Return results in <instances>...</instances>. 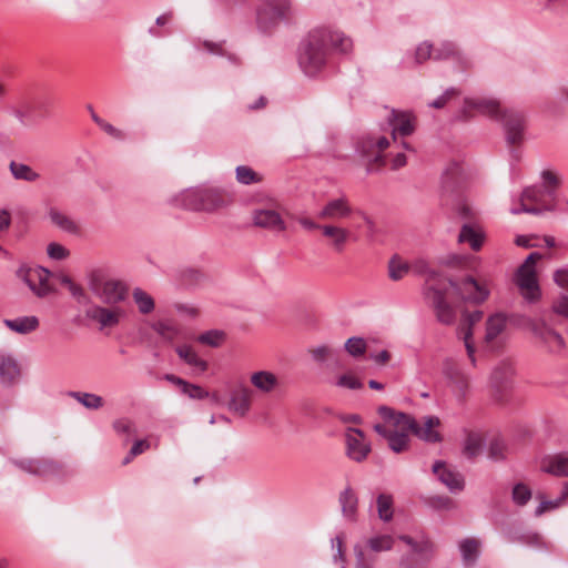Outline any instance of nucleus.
I'll return each mask as SVG.
<instances>
[{"mask_svg":"<svg viewBox=\"0 0 568 568\" xmlns=\"http://www.w3.org/2000/svg\"><path fill=\"white\" fill-rule=\"evenodd\" d=\"M334 385L339 388H346L351 390L361 389L363 387L361 379L351 372L339 375L335 379Z\"/></svg>","mask_w":568,"mask_h":568,"instance_id":"obj_46","label":"nucleus"},{"mask_svg":"<svg viewBox=\"0 0 568 568\" xmlns=\"http://www.w3.org/2000/svg\"><path fill=\"white\" fill-rule=\"evenodd\" d=\"M103 132H105L109 136H111L114 140L122 141L125 139V132L119 128H115L113 124H111L108 121H104L99 126Z\"/></svg>","mask_w":568,"mask_h":568,"instance_id":"obj_59","label":"nucleus"},{"mask_svg":"<svg viewBox=\"0 0 568 568\" xmlns=\"http://www.w3.org/2000/svg\"><path fill=\"white\" fill-rule=\"evenodd\" d=\"M395 539L390 535H375L366 540L365 548L372 554L389 551L393 549Z\"/></svg>","mask_w":568,"mask_h":568,"instance_id":"obj_36","label":"nucleus"},{"mask_svg":"<svg viewBox=\"0 0 568 568\" xmlns=\"http://www.w3.org/2000/svg\"><path fill=\"white\" fill-rule=\"evenodd\" d=\"M541 257L542 255L538 252L530 253L516 274V282L523 296L530 302L536 301L540 295L535 265Z\"/></svg>","mask_w":568,"mask_h":568,"instance_id":"obj_8","label":"nucleus"},{"mask_svg":"<svg viewBox=\"0 0 568 568\" xmlns=\"http://www.w3.org/2000/svg\"><path fill=\"white\" fill-rule=\"evenodd\" d=\"M113 428L119 434L131 435L134 433L133 423L129 419H118L113 423Z\"/></svg>","mask_w":568,"mask_h":568,"instance_id":"obj_62","label":"nucleus"},{"mask_svg":"<svg viewBox=\"0 0 568 568\" xmlns=\"http://www.w3.org/2000/svg\"><path fill=\"white\" fill-rule=\"evenodd\" d=\"M3 324L14 333L29 334L39 327V318L34 315L4 320Z\"/></svg>","mask_w":568,"mask_h":568,"instance_id":"obj_30","label":"nucleus"},{"mask_svg":"<svg viewBox=\"0 0 568 568\" xmlns=\"http://www.w3.org/2000/svg\"><path fill=\"white\" fill-rule=\"evenodd\" d=\"M308 352L312 358L317 363H323L333 355V349L327 345H318L311 348Z\"/></svg>","mask_w":568,"mask_h":568,"instance_id":"obj_52","label":"nucleus"},{"mask_svg":"<svg viewBox=\"0 0 568 568\" xmlns=\"http://www.w3.org/2000/svg\"><path fill=\"white\" fill-rule=\"evenodd\" d=\"M564 500L565 498H562V495L555 500H541L535 509V516L539 517L549 510L557 509L564 504Z\"/></svg>","mask_w":568,"mask_h":568,"instance_id":"obj_53","label":"nucleus"},{"mask_svg":"<svg viewBox=\"0 0 568 568\" xmlns=\"http://www.w3.org/2000/svg\"><path fill=\"white\" fill-rule=\"evenodd\" d=\"M263 7L257 10V27L263 32L274 29L291 13V0H262Z\"/></svg>","mask_w":568,"mask_h":568,"instance_id":"obj_9","label":"nucleus"},{"mask_svg":"<svg viewBox=\"0 0 568 568\" xmlns=\"http://www.w3.org/2000/svg\"><path fill=\"white\" fill-rule=\"evenodd\" d=\"M434 50L433 45L428 42L420 43L415 51V61L416 63H423L426 60L433 58Z\"/></svg>","mask_w":568,"mask_h":568,"instance_id":"obj_55","label":"nucleus"},{"mask_svg":"<svg viewBox=\"0 0 568 568\" xmlns=\"http://www.w3.org/2000/svg\"><path fill=\"white\" fill-rule=\"evenodd\" d=\"M14 465H17L20 469H22L27 473H30V474L39 475V474L43 473V470H42L43 463H41L39 460H33V459L18 460V462H14Z\"/></svg>","mask_w":568,"mask_h":568,"instance_id":"obj_51","label":"nucleus"},{"mask_svg":"<svg viewBox=\"0 0 568 568\" xmlns=\"http://www.w3.org/2000/svg\"><path fill=\"white\" fill-rule=\"evenodd\" d=\"M229 408L239 416H245L251 408V390L246 387L234 390L231 394Z\"/></svg>","mask_w":568,"mask_h":568,"instance_id":"obj_24","label":"nucleus"},{"mask_svg":"<svg viewBox=\"0 0 568 568\" xmlns=\"http://www.w3.org/2000/svg\"><path fill=\"white\" fill-rule=\"evenodd\" d=\"M68 395L80 403L83 407L97 410L103 407L104 399L97 394L87 392H69Z\"/></svg>","mask_w":568,"mask_h":568,"instance_id":"obj_38","label":"nucleus"},{"mask_svg":"<svg viewBox=\"0 0 568 568\" xmlns=\"http://www.w3.org/2000/svg\"><path fill=\"white\" fill-rule=\"evenodd\" d=\"M224 339H225L224 332L219 331V329L207 331L197 337V341L200 343L212 346V347H219L223 343Z\"/></svg>","mask_w":568,"mask_h":568,"instance_id":"obj_48","label":"nucleus"},{"mask_svg":"<svg viewBox=\"0 0 568 568\" xmlns=\"http://www.w3.org/2000/svg\"><path fill=\"white\" fill-rule=\"evenodd\" d=\"M389 146V139L384 135L368 134L358 142V151L375 163H384L382 152Z\"/></svg>","mask_w":568,"mask_h":568,"instance_id":"obj_16","label":"nucleus"},{"mask_svg":"<svg viewBox=\"0 0 568 568\" xmlns=\"http://www.w3.org/2000/svg\"><path fill=\"white\" fill-rule=\"evenodd\" d=\"M182 393L187 395L192 399H204L209 397V392L203 389L201 386L195 384H190L189 382L185 384Z\"/></svg>","mask_w":568,"mask_h":568,"instance_id":"obj_54","label":"nucleus"},{"mask_svg":"<svg viewBox=\"0 0 568 568\" xmlns=\"http://www.w3.org/2000/svg\"><path fill=\"white\" fill-rule=\"evenodd\" d=\"M175 352L182 361L199 372L203 373L207 369L206 361L202 359L192 346L180 345L175 348Z\"/></svg>","mask_w":568,"mask_h":568,"instance_id":"obj_32","label":"nucleus"},{"mask_svg":"<svg viewBox=\"0 0 568 568\" xmlns=\"http://www.w3.org/2000/svg\"><path fill=\"white\" fill-rule=\"evenodd\" d=\"M323 235L331 241V245L336 252H342L349 240L351 232L342 226L334 224H324L321 227Z\"/></svg>","mask_w":568,"mask_h":568,"instance_id":"obj_23","label":"nucleus"},{"mask_svg":"<svg viewBox=\"0 0 568 568\" xmlns=\"http://www.w3.org/2000/svg\"><path fill=\"white\" fill-rule=\"evenodd\" d=\"M483 317V312L476 311L464 315V322L459 327V334L465 344L467 355L473 365H476L475 346L473 343V326L478 323Z\"/></svg>","mask_w":568,"mask_h":568,"instance_id":"obj_21","label":"nucleus"},{"mask_svg":"<svg viewBox=\"0 0 568 568\" xmlns=\"http://www.w3.org/2000/svg\"><path fill=\"white\" fill-rule=\"evenodd\" d=\"M515 371L510 362L503 361L497 364L490 374V387L494 396L501 402L511 388Z\"/></svg>","mask_w":568,"mask_h":568,"instance_id":"obj_12","label":"nucleus"},{"mask_svg":"<svg viewBox=\"0 0 568 568\" xmlns=\"http://www.w3.org/2000/svg\"><path fill=\"white\" fill-rule=\"evenodd\" d=\"M251 384L260 392L271 393L278 385V378L270 371H258L251 375Z\"/></svg>","mask_w":568,"mask_h":568,"instance_id":"obj_28","label":"nucleus"},{"mask_svg":"<svg viewBox=\"0 0 568 568\" xmlns=\"http://www.w3.org/2000/svg\"><path fill=\"white\" fill-rule=\"evenodd\" d=\"M376 508L378 518L384 523H388L394 516V498L389 494H379L376 497Z\"/></svg>","mask_w":568,"mask_h":568,"instance_id":"obj_39","label":"nucleus"},{"mask_svg":"<svg viewBox=\"0 0 568 568\" xmlns=\"http://www.w3.org/2000/svg\"><path fill=\"white\" fill-rule=\"evenodd\" d=\"M383 419V423H377L373 426V429L383 438H385L387 440V438L389 437V435L396 429V428H399L400 426H394L392 425L390 423H387L384 418Z\"/></svg>","mask_w":568,"mask_h":568,"instance_id":"obj_61","label":"nucleus"},{"mask_svg":"<svg viewBox=\"0 0 568 568\" xmlns=\"http://www.w3.org/2000/svg\"><path fill=\"white\" fill-rule=\"evenodd\" d=\"M506 327V317L500 314H494L488 317L486 323V334L485 342L487 344L495 341V338L505 329Z\"/></svg>","mask_w":568,"mask_h":568,"instance_id":"obj_37","label":"nucleus"},{"mask_svg":"<svg viewBox=\"0 0 568 568\" xmlns=\"http://www.w3.org/2000/svg\"><path fill=\"white\" fill-rule=\"evenodd\" d=\"M436 316L437 320L446 325H450L455 321V311L454 308L445 301V295L438 291H434V297H433Z\"/></svg>","mask_w":568,"mask_h":568,"instance_id":"obj_25","label":"nucleus"},{"mask_svg":"<svg viewBox=\"0 0 568 568\" xmlns=\"http://www.w3.org/2000/svg\"><path fill=\"white\" fill-rule=\"evenodd\" d=\"M458 242L468 243L474 251H478L484 242V233L470 224H464L458 235Z\"/></svg>","mask_w":568,"mask_h":568,"instance_id":"obj_33","label":"nucleus"},{"mask_svg":"<svg viewBox=\"0 0 568 568\" xmlns=\"http://www.w3.org/2000/svg\"><path fill=\"white\" fill-rule=\"evenodd\" d=\"M354 555H355V568H374L376 564V555L368 551L365 546L355 545L354 546Z\"/></svg>","mask_w":568,"mask_h":568,"instance_id":"obj_42","label":"nucleus"},{"mask_svg":"<svg viewBox=\"0 0 568 568\" xmlns=\"http://www.w3.org/2000/svg\"><path fill=\"white\" fill-rule=\"evenodd\" d=\"M353 209L346 195H341L336 199L327 201L321 211L317 213V217L322 220H343L351 216Z\"/></svg>","mask_w":568,"mask_h":568,"instance_id":"obj_17","label":"nucleus"},{"mask_svg":"<svg viewBox=\"0 0 568 568\" xmlns=\"http://www.w3.org/2000/svg\"><path fill=\"white\" fill-rule=\"evenodd\" d=\"M481 436L476 433H469L465 439L464 454L469 458H474L481 452Z\"/></svg>","mask_w":568,"mask_h":568,"instance_id":"obj_45","label":"nucleus"},{"mask_svg":"<svg viewBox=\"0 0 568 568\" xmlns=\"http://www.w3.org/2000/svg\"><path fill=\"white\" fill-rule=\"evenodd\" d=\"M377 412L387 423L394 426H405V429L412 432L423 442L437 444L443 440L440 434L442 420L437 416H424L420 420H416L413 416L396 412L388 406H379Z\"/></svg>","mask_w":568,"mask_h":568,"instance_id":"obj_4","label":"nucleus"},{"mask_svg":"<svg viewBox=\"0 0 568 568\" xmlns=\"http://www.w3.org/2000/svg\"><path fill=\"white\" fill-rule=\"evenodd\" d=\"M554 281L555 283L565 288L568 290V270L567 268H559L554 273Z\"/></svg>","mask_w":568,"mask_h":568,"instance_id":"obj_64","label":"nucleus"},{"mask_svg":"<svg viewBox=\"0 0 568 568\" xmlns=\"http://www.w3.org/2000/svg\"><path fill=\"white\" fill-rule=\"evenodd\" d=\"M344 348L348 355L358 358L366 353L367 343L363 337L353 336L345 342Z\"/></svg>","mask_w":568,"mask_h":568,"instance_id":"obj_44","label":"nucleus"},{"mask_svg":"<svg viewBox=\"0 0 568 568\" xmlns=\"http://www.w3.org/2000/svg\"><path fill=\"white\" fill-rule=\"evenodd\" d=\"M132 298L141 314H150L154 311L153 297L142 288L135 287L132 292Z\"/></svg>","mask_w":568,"mask_h":568,"instance_id":"obj_41","label":"nucleus"},{"mask_svg":"<svg viewBox=\"0 0 568 568\" xmlns=\"http://www.w3.org/2000/svg\"><path fill=\"white\" fill-rule=\"evenodd\" d=\"M399 428H400V430H398V428H396L387 438L388 447L394 453H397V454L407 450L408 443H409V436L407 433L408 430L405 429V426H400Z\"/></svg>","mask_w":568,"mask_h":568,"instance_id":"obj_40","label":"nucleus"},{"mask_svg":"<svg viewBox=\"0 0 568 568\" xmlns=\"http://www.w3.org/2000/svg\"><path fill=\"white\" fill-rule=\"evenodd\" d=\"M457 53L456 45L453 42L446 41L434 50L433 59L437 61L447 60L454 58Z\"/></svg>","mask_w":568,"mask_h":568,"instance_id":"obj_49","label":"nucleus"},{"mask_svg":"<svg viewBox=\"0 0 568 568\" xmlns=\"http://www.w3.org/2000/svg\"><path fill=\"white\" fill-rule=\"evenodd\" d=\"M415 118L409 112L392 110L388 115V123L392 126V139L396 141L397 135L407 136L415 130Z\"/></svg>","mask_w":568,"mask_h":568,"instance_id":"obj_18","label":"nucleus"},{"mask_svg":"<svg viewBox=\"0 0 568 568\" xmlns=\"http://www.w3.org/2000/svg\"><path fill=\"white\" fill-rule=\"evenodd\" d=\"M449 284L458 296L475 304L483 303L489 295L488 288L471 276H467L460 283L449 280Z\"/></svg>","mask_w":568,"mask_h":568,"instance_id":"obj_13","label":"nucleus"},{"mask_svg":"<svg viewBox=\"0 0 568 568\" xmlns=\"http://www.w3.org/2000/svg\"><path fill=\"white\" fill-rule=\"evenodd\" d=\"M469 110H477L481 114L500 120L509 144H517L523 141L525 131L523 113L515 110H503L500 103L490 98L466 99L463 115L466 116Z\"/></svg>","mask_w":568,"mask_h":568,"instance_id":"obj_2","label":"nucleus"},{"mask_svg":"<svg viewBox=\"0 0 568 568\" xmlns=\"http://www.w3.org/2000/svg\"><path fill=\"white\" fill-rule=\"evenodd\" d=\"M410 265L398 256H393L388 262V275L393 281H399L408 274Z\"/></svg>","mask_w":568,"mask_h":568,"instance_id":"obj_43","label":"nucleus"},{"mask_svg":"<svg viewBox=\"0 0 568 568\" xmlns=\"http://www.w3.org/2000/svg\"><path fill=\"white\" fill-rule=\"evenodd\" d=\"M339 504L342 508L343 516L351 521L356 520L357 516V507H358V498L355 491L351 487H346L339 494Z\"/></svg>","mask_w":568,"mask_h":568,"instance_id":"obj_27","label":"nucleus"},{"mask_svg":"<svg viewBox=\"0 0 568 568\" xmlns=\"http://www.w3.org/2000/svg\"><path fill=\"white\" fill-rule=\"evenodd\" d=\"M17 276L38 297H45L52 292L49 284L50 272L44 267L21 266L17 271Z\"/></svg>","mask_w":568,"mask_h":568,"instance_id":"obj_10","label":"nucleus"},{"mask_svg":"<svg viewBox=\"0 0 568 568\" xmlns=\"http://www.w3.org/2000/svg\"><path fill=\"white\" fill-rule=\"evenodd\" d=\"M85 315L99 325L100 331H104L118 326L125 316V311L120 306L110 305V307H104L93 305L87 310Z\"/></svg>","mask_w":568,"mask_h":568,"instance_id":"obj_11","label":"nucleus"},{"mask_svg":"<svg viewBox=\"0 0 568 568\" xmlns=\"http://www.w3.org/2000/svg\"><path fill=\"white\" fill-rule=\"evenodd\" d=\"M444 373L445 375L450 378L453 382L459 384L460 383V387H467V382L464 379V378H460L459 379V375L460 373L458 372L457 368L454 367V363L453 361L450 359H447L444 364Z\"/></svg>","mask_w":568,"mask_h":568,"instance_id":"obj_56","label":"nucleus"},{"mask_svg":"<svg viewBox=\"0 0 568 568\" xmlns=\"http://www.w3.org/2000/svg\"><path fill=\"white\" fill-rule=\"evenodd\" d=\"M348 53L353 41L343 32L316 29L310 32L300 48L298 64L306 75L317 74L326 63L329 49Z\"/></svg>","mask_w":568,"mask_h":568,"instance_id":"obj_1","label":"nucleus"},{"mask_svg":"<svg viewBox=\"0 0 568 568\" xmlns=\"http://www.w3.org/2000/svg\"><path fill=\"white\" fill-rule=\"evenodd\" d=\"M465 566H474L479 557L480 541L476 538H465L458 544Z\"/></svg>","mask_w":568,"mask_h":568,"instance_id":"obj_29","label":"nucleus"},{"mask_svg":"<svg viewBox=\"0 0 568 568\" xmlns=\"http://www.w3.org/2000/svg\"><path fill=\"white\" fill-rule=\"evenodd\" d=\"M48 255L57 261L64 260L69 255V251L61 244L52 242L47 248Z\"/></svg>","mask_w":568,"mask_h":568,"instance_id":"obj_57","label":"nucleus"},{"mask_svg":"<svg viewBox=\"0 0 568 568\" xmlns=\"http://www.w3.org/2000/svg\"><path fill=\"white\" fill-rule=\"evenodd\" d=\"M152 329L156 332L164 341L170 343L182 337V329L170 320H162L153 323Z\"/></svg>","mask_w":568,"mask_h":568,"instance_id":"obj_34","label":"nucleus"},{"mask_svg":"<svg viewBox=\"0 0 568 568\" xmlns=\"http://www.w3.org/2000/svg\"><path fill=\"white\" fill-rule=\"evenodd\" d=\"M372 447L365 434L358 428H348L346 433V454L357 463L365 460Z\"/></svg>","mask_w":568,"mask_h":568,"instance_id":"obj_14","label":"nucleus"},{"mask_svg":"<svg viewBox=\"0 0 568 568\" xmlns=\"http://www.w3.org/2000/svg\"><path fill=\"white\" fill-rule=\"evenodd\" d=\"M531 496V489L523 483L516 484L511 491L513 501L518 506H525Z\"/></svg>","mask_w":568,"mask_h":568,"instance_id":"obj_47","label":"nucleus"},{"mask_svg":"<svg viewBox=\"0 0 568 568\" xmlns=\"http://www.w3.org/2000/svg\"><path fill=\"white\" fill-rule=\"evenodd\" d=\"M399 540L410 548V554L402 556L398 568H425L435 554L434 542L425 535L419 534L416 537L400 535Z\"/></svg>","mask_w":568,"mask_h":568,"instance_id":"obj_6","label":"nucleus"},{"mask_svg":"<svg viewBox=\"0 0 568 568\" xmlns=\"http://www.w3.org/2000/svg\"><path fill=\"white\" fill-rule=\"evenodd\" d=\"M20 376L17 362L9 355L0 354V382L12 385Z\"/></svg>","mask_w":568,"mask_h":568,"instance_id":"obj_26","label":"nucleus"},{"mask_svg":"<svg viewBox=\"0 0 568 568\" xmlns=\"http://www.w3.org/2000/svg\"><path fill=\"white\" fill-rule=\"evenodd\" d=\"M552 311L561 316L568 317V296H560L552 303Z\"/></svg>","mask_w":568,"mask_h":568,"instance_id":"obj_63","label":"nucleus"},{"mask_svg":"<svg viewBox=\"0 0 568 568\" xmlns=\"http://www.w3.org/2000/svg\"><path fill=\"white\" fill-rule=\"evenodd\" d=\"M540 469L556 477H568V455L555 454L542 457Z\"/></svg>","mask_w":568,"mask_h":568,"instance_id":"obj_22","label":"nucleus"},{"mask_svg":"<svg viewBox=\"0 0 568 568\" xmlns=\"http://www.w3.org/2000/svg\"><path fill=\"white\" fill-rule=\"evenodd\" d=\"M410 270L415 274L427 275L429 278L435 276V272L429 267V264L425 260H416L412 265Z\"/></svg>","mask_w":568,"mask_h":568,"instance_id":"obj_58","label":"nucleus"},{"mask_svg":"<svg viewBox=\"0 0 568 568\" xmlns=\"http://www.w3.org/2000/svg\"><path fill=\"white\" fill-rule=\"evenodd\" d=\"M9 171L14 180L32 183L40 179V174L30 165L17 161L9 163Z\"/></svg>","mask_w":568,"mask_h":568,"instance_id":"obj_35","label":"nucleus"},{"mask_svg":"<svg viewBox=\"0 0 568 568\" xmlns=\"http://www.w3.org/2000/svg\"><path fill=\"white\" fill-rule=\"evenodd\" d=\"M49 219L52 224H54L60 230L70 233V234H79L80 226L79 224L72 220L69 215L64 214L63 212L57 210V209H50Z\"/></svg>","mask_w":568,"mask_h":568,"instance_id":"obj_31","label":"nucleus"},{"mask_svg":"<svg viewBox=\"0 0 568 568\" xmlns=\"http://www.w3.org/2000/svg\"><path fill=\"white\" fill-rule=\"evenodd\" d=\"M253 223L255 226L267 229L270 231H285L286 224L281 214L273 209H258L253 212Z\"/></svg>","mask_w":568,"mask_h":568,"instance_id":"obj_20","label":"nucleus"},{"mask_svg":"<svg viewBox=\"0 0 568 568\" xmlns=\"http://www.w3.org/2000/svg\"><path fill=\"white\" fill-rule=\"evenodd\" d=\"M459 92L455 88L447 89L440 97L429 103V106L440 109L453 98L458 95Z\"/></svg>","mask_w":568,"mask_h":568,"instance_id":"obj_60","label":"nucleus"},{"mask_svg":"<svg viewBox=\"0 0 568 568\" xmlns=\"http://www.w3.org/2000/svg\"><path fill=\"white\" fill-rule=\"evenodd\" d=\"M530 329L536 338L550 352L560 353L565 347L562 336L544 322H532Z\"/></svg>","mask_w":568,"mask_h":568,"instance_id":"obj_15","label":"nucleus"},{"mask_svg":"<svg viewBox=\"0 0 568 568\" xmlns=\"http://www.w3.org/2000/svg\"><path fill=\"white\" fill-rule=\"evenodd\" d=\"M230 202V195L220 189L197 187L182 193L183 205L194 211H214L226 206Z\"/></svg>","mask_w":568,"mask_h":568,"instance_id":"obj_5","label":"nucleus"},{"mask_svg":"<svg viewBox=\"0 0 568 568\" xmlns=\"http://www.w3.org/2000/svg\"><path fill=\"white\" fill-rule=\"evenodd\" d=\"M236 179L242 184H252L260 181L257 174L248 166L240 165L236 168Z\"/></svg>","mask_w":568,"mask_h":568,"instance_id":"obj_50","label":"nucleus"},{"mask_svg":"<svg viewBox=\"0 0 568 568\" xmlns=\"http://www.w3.org/2000/svg\"><path fill=\"white\" fill-rule=\"evenodd\" d=\"M92 293L104 304L116 306L126 296V286L123 282L106 278L100 272H94L89 281Z\"/></svg>","mask_w":568,"mask_h":568,"instance_id":"obj_7","label":"nucleus"},{"mask_svg":"<svg viewBox=\"0 0 568 568\" xmlns=\"http://www.w3.org/2000/svg\"><path fill=\"white\" fill-rule=\"evenodd\" d=\"M433 473L452 493H458L464 489L465 483L462 474L449 468L444 462H435Z\"/></svg>","mask_w":568,"mask_h":568,"instance_id":"obj_19","label":"nucleus"},{"mask_svg":"<svg viewBox=\"0 0 568 568\" xmlns=\"http://www.w3.org/2000/svg\"><path fill=\"white\" fill-rule=\"evenodd\" d=\"M541 185L526 187L523 191L520 206L513 207L511 214L528 213L539 215L556 210L557 189L560 184L559 178L551 171L541 172Z\"/></svg>","mask_w":568,"mask_h":568,"instance_id":"obj_3","label":"nucleus"}]
</instances>
